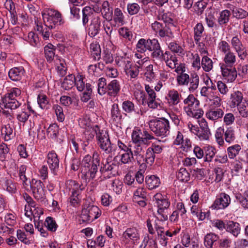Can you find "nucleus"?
Returning a JSON list of instances; mask_svg holds the SVG:
<instances>
[{"mask_svg": "<svg viewBox=\"0 0 248 248\" xmlns=\"http://www.w3.org/2000/svg\"><path fill=\"white\" fill-rule=\"evenodd\" d=\"M181 94L175 89L168 91L165 99L169 107H174L178 104L181 101Z\"/></svg>", "mask_w": 248, "mask_h": 248, "instance_id": "obj_17", "label": "nucleus"}, {"mask_svg": "<svg viewBox=\"0 0 248 248\" xmlns=\"http://www.w3.org/2000/svg\"><path fill=\"white\" fill-rule=\"evenodd\" d=\"M231 201L230 196L225 193L222 192L216 196L211 207L214 209L223 210L230 204Z\"/></svg>", "mask_w": 248, "mask_h": 248, "instance_id": "obj_13", "label": "nucleus"}, {"mask_svg": "<svg viewBox=\"0 0 248 248\" xmlns=\"http://www.w3.org/2000/svg\"><path fill=\"white\" fill-rule=\"evenodd\" d=\"M241 147L239 144H235L230 146L227 148V153L230 159H233L238 155Z\"/></svg>", "mask_w": 248, "mask_h": 248, "instance_id": "obj_50", "label": "nucleus"}, {"mask_svg": "<svg viewBox=\"0 0 248 248\" xmlns=\"http://www.w3.org/2000/svg\"><path fill=\"white\" fill-rule=\"evenodd\" d=\"M136 49L138 52L141 53H144L146 51L149 50L147 40L144 38L140 39L136 45Z\"/></svg>", "mask_w": 248, "mask_h": 248, "instance_id": "obj_49", "label": "nucleus"}, {"mask_svg": "<svg viewBox=\"0 0 248 248\" xmlns=\"http://www.w3.org/2000/svg\"><path fill=\"white\" fill-rule=\"evenodd\" d=\"M65 186L66 189L71 191V193L82 190V188H81V185L75 181L72 180H69L66 182Z\"/></svg>", "mask_w": 248, "mask_h": 248, "instance_id": "obj_46", "label": "nucleus"}, {"mask_svg": "<svg viewBox=\"0 0 248 248\" xmlns=\"http://www.w3.org/2000/svg\"><path fill=\"white\" fill-rule=\"evenodd\" d=\"M23 197L28 204V205H25V211H26L25 213L26 215L29 217L31 215L35 214L38 212L37 209L38 208L36 206L35 202L27 193L23 194Z\"/></svg>", "mask_w": 248, "mask_h": 248, "instance_id": "obj_18", "label": "nucleus"}, {"mask_svg": "<svg viewBox=\"0 0 248 248\" xmlns=\"http://www.w3.org/2000/svg\"><path fill=\"white\" fill-rule=\"evenodd\" d=\"M236 59L235 54L231 51L224 55L222 62L219 64L223 77L229 82L234 81L237 77L234 67Z\"/></svg>", "mask_w": 248, "mask_h": 248, "instance_id": "obj_2", "label": "nucleus"}, {"mask_svg": "<svg viewBox=\"0 0 248 248\" xmlns=\"http://www.w3.org/2000/svg\"><path fill=\"white\" fill-rule=\"evenodd\" d=\"M139 231L136 227L127 228L121 237L122 244L127 248H133L140 241Z\"/></svg>", "mask_w": 248, "mask_h": 248, "instance_id": "obj_6", "label": "nucleus"}, {"mask_svg": "<svg viewBox=\"0 0 248 248\" xmlns=\"http://www.w3.org/2000/svg\"><path fill=\"white\" fill-rule=\"evenodd\" d=\"M113 20L116 24L120 26L125 24L124 16L122 10L119 8L114 10Z\"/></svg>", "mask_w": 248, "mask_h": 248, "instance_id": "obj_40", "label": "nucleus"}, {"mask_svg": "<svg viewBox=\"0 0 248 248\" xmlns=\"http://www.w3.org/2000/svg\"><path fill=\"white\" fill-rule=\"evenodd\" d=\"M243 98V94L240 91H235L232 93L230 100L231 108H234L241 104Z\"/></svg>", "mask_w": 248, "mask_h": 248, "instance_id": "obj_26", "label": "nucleus"}, {"mask_svg": "<svg viewBox=\"0 0 248 248\" xmlns=\"http://www.w3.org/2000/svg\"><path fill=\"white\" fill-rule=\"evenodd\" d=\"M204 31L203 27L201 23H198L194 28V41L195 43H198L201 40L202 33Z\"/></svg>", "mask_w": 248, "mask_h": 248, "instance_id": "obj_53", "label": "nucleus"}, {"mask_svg": "<svg viewBox=\"0 0 248 248\" xmlns=\"http://www.w3.org/2000/svg\"><path fill=\"white\" fill-rule=\"evenodd\" d=\"M153 140H155V141L152 142L151 146L149 147L150 149H152L155 154L161 153L164 147L163 142L160 140H157L155 138Z\"/></svg>", "mask_w": 248, "mask_h": 248, "instance_id": "obj_51", "label": "nucleus"}, {"mask_svg": "<svg viewBox=\"0 0 248 248\" xmlns=\"http://www.w3.org/2000/svg\"><path fill=\"white\" fill-rule=\"evenodd\" d=\"M106 79L104 78H100L98 79L97 81V91L98 93L100 95H103L107 93V87L106 86Z\"/></svg>", "mask_w": 248, "mask_h": 248, "instance_id": "obj_56", "label": "nucleus"}, {"mask_svg": "<svg viewBox=\"0 0 248 248\" xmlns=\"http://www.w3.org/2000/svg\"><path fill=\"white\" fill-rule=\"evenodd\" d=\"M99 154L97 152H94L93 155L92 165L91 168H83L81 170V178L84 179L86 181L89 182L91 180L93 179L98 171V166L100 164Z\"/></svg>", "mask_w": 248, "mask_h": 248, "instance_id": "obj_11", "label": "nucleus"}, {"mask_svg": "<svg viewBox=\"0 0 248 248\" xmlns=\"http://www.w3.org/2000/svg\"><path fill=\"white\" fill-rule=\"evenodd\" d=\"M134 96L136 99L143 105H145L147 103L146 95L143 91L137 90L134 93Z\"/></svg>", "mask_w": 248, "mask_h": 248, "instance_id": "obj_59", "label": "nucleus"}, {"mask_svg": "<svg viewBox=\"0 0 248 248\" xmlns=\"http://www.w3.org/2000/svg\"><path fill=\"white\" fill-rule=\"evenodd\" d=\"M25 71L22 66L14 67L8 72L9 78L13 81H19L24 76Z\"/></svg>", "mask_w": 248, "mask_h": 248, "instance_id": "obj_21", "label": "nucleus"}, {"mask_svg": "<svg viewBox=\"0 0 248 248\" xmlns=\"http://www.w3.org/2000/svg\"><path fill=\"white\" fill-rule=\"evenodd\" d=\"M224 140L229 144L233 143L236 140L234 128L232 127H227L225 131Z\"/></svg>", "mask_w": 248, "mask_h": 248, "instance_id": "obj_35", "label": "nucleus"}, {"mask_svg": "<svg viewBox=\"0 0 248 248\" xmlns=\"http://www.w3.org/2000/svg\"><path fill=\"white\" fill-rule=\"evenodd\" d=\"M38 104L41 108L44 109L47 108L49 103L48 99L46 95L43 93H40L37 97Z\"/></svg>", "mask_w": 248, "mask_h": 248, "instance_id": "obj_63", "label": "nucleus"}, {"mask_svg": "<svg viewBox=\"0 0 248 248\" xmlns=\"http://www.w3.org/2000/svg\"><path fill=\"white\" fill-rule=\"evenodd\" d=\"M92 55L95 59L100 58L101 49L99 45L97 43H93L90 45Z\"/></svg>", "mask_w": 248, "mask_h": 248, "instance_id": "obj_57", "label": "nucleus"}, {"mask_svg": "<svg viewBox=\"0 0 248 248\" xmlns=\"http://www.w3.org/2000/svg\"><path fill=\"white\" fill-rule=\"evenodd\" d=\"M201 66L205 72H209L213 69V61L207 55L202 56L201 61Z\"/></svg>", "mask_w": 248, "mask_h": 248, "instance_id": "obj_37", "label": "nucleus"}, {"mask_svg": "<svg viewBox=\"0 0 248 248\" xmlns=\"http://www.w3.org/2000/svg\"><path fill=\"white\" fill-rule=\"evenodd\" d=\"M189 79L188 89L190 92H193L199 86L200 82L199 77L196 73H192Z\"/></svg>", "mask_w": 248, "mask_h": 248, "instance_id": "obj_30", "label": "nucleus"}, {"mask_svg": "<svg viewBox=\"0 0 248 248\" xmlns=\"http://www.w3.org/2000/svg\"><path fill=\"white\" fill-rule=\"evenodd\" d=\"M101 214L99 208L93 204L83 205L80 214V218L83 222H91L98 218Z\"/></svg>", "mask_w": 248, "mask_h": 248, "instance_id": "obj_10", "label": "nucleus"}, {"mask_svg": "<svg viewBox=\"0 0 248 248\" xmlns=\"http://www.w3.org/2000/svg\"><path fill=\"white\" fill-rule=\"evenodd\" d=\"M20 107V108L16 111L15 116L18 123L25 124L31 115V111L33 112V111L31 109V107L27 106L25 103Z\"/></svg>", "mask_w": 248, "mask_h": 248, "instance_id": "obj_16", "label": "nucleus"}, {"mask_svg": "<svg viewBox=\"0 0 248 248\" xmlns=\"http://www.w3.org/2000/svg\"><path fill=\"white\" fill-rule=\"evenodd\" d=\"M46 161L51 171L55 173L58 170L59 166V159L56 153L54 151L49 152L46 157Z\"/></svg>", "mask_w": 248, "mask_h": 248, "instance_id": "obj_20", "label": "nucleus"}, {"mask_svg": "<svg viewBox=\"0 0 248 248\" xmlns=\"http://www.w3.org/2000/svg\"><path fill=\"white\" fill-rule=\"evenodd\" d=\"M132 141L134 144L133 152L134 155L141 158L143 156L144 145H148L151 140L155 139V137L145 130H141L139 128H135L131 135Z\"/></svg>", "mask_w": 248, "mask_h": 248, "instance_id": "obj_1", "label": "nucleus"}, {"mask_svg": "<svg viewBox=\"0 0 248 248\" xmlns=\"http://www.w3.org/2000/svg\"><path fill=\"white\" fill-rule=\"evenodd\" d=\"M75 82V76L69 74L63 79L62 83V87L65 90H69L74 86Z\"/></svg>", "mask_w": 248, "mask_h": 248, "instance_id": "obj_31", "label": "nucleus"}, {"mask_svg": "<svg viewBox=\"0 0 248 248\" xmlns=\"http://www.w3.org/2000/svg\"><path fill=\"white\" fill-rule=\"evenodd\" d=\"M148 194L146 189L144 187H138L133 193V198L134 200L140 199H147Z\"/></svg>", "mask_w": 248, "mask_h": 248, "instance_id": "obj_44", "label": "nucleus"}, {"mask_svg": "<svg viewBox=\"0 0 248 248\" xmlns=\"http://www.w3.org/2000/svg\"><path fill=\"white\" fill-rule=\"evenodd\" d=\"M107 93L109 96L115 97L120 92L121 85L119 81L113 79L107 86Z\"/></svg>", "mask_w": 248, "mask_h": 248, "instance_id": "obj_22", "label": "nucleus"}, {"mask_svg": "<svg viewBox=\"0 0 248 248\" xmlns=\"http://www.w3.org/2000/svg\"><path fill=\"white\" fill-rule=\"evenodd\" d=\"M152 31L156 34L161 38L168 37L171 38L173 37L172 31L169 28L164 26L163 24L158 21H155L151 24Z\"/></svg>", "mask_w": 248, "mask_h": 248, "instance_id": "obj_12", "label": "nucleus"}, {"mask_svg": "<svg viewBox=\"0 0 248 248\" xmlns=\"http://www.w3.org/2000/svg\"><path fill=\"white\" fill-rule=\"evenodd\" d=\"M163 61L165 62L166 66L171 69H174L175 67V65L177 64L178 62L177 57L168 51L164 53Z\"/></svg>", "mask_w": 248, "mask_h": 248, "instance_id": "obj_24", "label": "nucleus"}, {"mask_svg": "<svg viewBox=\"0 0 248 248\" xmlns=\"http://www.w3.org/2000/svg\"><path fill=\"white\" fill-rule=\"evenodd\" d=\"M154 198L156 205L157 219L161 221H165L168 218L167 210L170 206V202L166 196L160 193H156Z\"/></svg>", "mask_w": 248, "mask_h": 248, "instance_id": "obj_5", "label": "nucleus"}, {"mask_svg": "<svg viewBox=\"0 0 248 248\" xmlns=\"http://www.w3.org/2000/svg\"><path fill=\"white\" fill-rule=\"evenodd\" d=\"M45 225L47 228L48 230L55 232L58 228V225L55 219L50 217L46 218L45 221Z\"/></svg>", "mask_w": 248, "mask_h": 248, "instance_id": "obj_52", "label": "nucleus"}, {"mask_svg": "<svg viewBox=\"0 0 248 248\" xmlns=\"http://www.w3.org/2000/svg\"><path fill=\"white\" fill-rule=\"evenodd\" d=\"M149 124L151 130L156 136L166 137L170 133V122L164 118L150 121Z\"/></svg>", "mask_w": 248, "mask_h": 248, "instance_id": "obj_7", "label": "nucleus"}, {"mask_svg": "<svg viewBox=\"0 0 248 248\" xmlns=\"http://www.w3.org/2000/svg\"><path fill=\"white\" fill-rule=\"evenodd\" d=\"M81 191H78L71 193L69 200L70 203L73 206H76L80 203L81 202V198L80 197Z\"/></svg>", "mask_w": 248, "mask_h": 248, "instance_id": "obj_54", "label": "nucleus"}, {"mask_svg": "<svg viewBox=\"0 0 248 248\" xmlns=\"http://www.w3.org/2000/svg\"><path fill=\"white\" fill-rule=\"evenodd\" d=\"M16 236L19 241L26 245H29L31 243V237L28 236L25 232L19 229L17 230Z\"/></svg>", "mask_w": 248, "mask_h": 248, "instance_id": "obj_47", "label": "nucleus"}, {"mask_svg": "<svg viewBox=\"0 0 248 248\" xmlns=\"http://www.w3.org/2000/svg\"><path fill=\"white\" fill-rule=\"evenodd\" d=\"M219 236L214 233H207L204 238V245L207 248H212L214 242L217 241Z\"/></svg>", "mask_w": 248, "mask_h": 248, "instance_id": "obj_32", "label": "nucleus"}, {"mask_svg": "<svg viewBox=\"0 0 248 248\" xmlns=\"http://www.w3.org/2000/svg\"><path fill=\"white\" fill-rule=\"evenodd\" d=\"M123 115L117 104H113L109 113V122L118 126L121 124Z\"/></svg>", "mask_w": 248, "mask_h": 248, "instance_id": "obj_15", "label": "nucleus"}, {"mask_svg": "<svg viewBox=\"0 0 248 248\" xmlns=\"http://www.w3.org/2000/svg\"><path fill=\"white\" fill-rule=\"evenodd\" d=\"M92 94V86L90 83H86V90L81 96V101L83 102H87L91 98Z\"/></svg>", "mask_w": 248, "mask_h": 248, "instance_id": "obj_55", "label": "nucleus"}, {"mask_svg": "<svg viewBox=\"0 0 248 248\" xmlns=\"http://www.w3.org/2000/svg\"><path fill=\"white\" fill-rule=\"evenodd\" d=\"M101 20L100 17L95 16L91 20L88 29V33L91 37L97 35L101 29Z\"/></svg>", "mask_w": 248, "mask_h": 248, "instance_id": "obj_19", "label": "nucleus"}, {"mask_svg": "<svg viewBox=\"0 0 248 248\" xmlns=\"http://www.w3.org/2000/svg\"><path fill=\"white\" fill-rule=\"evenodd\" d=\"M56 65L57 70L60 76L63 77L66 73L67 67L65 61L62 59H60L58 57H56L54 60Z\"/></svg>", "mask_w": 248, "mask_h": 248, "instance_id": "obj_29", "label": "nucleus"}, {"mask_svg": "<svg viewBox=\"0 0 248 248\" xmlns=\"http://www.w3.org/2000/svg\"><path fill=\"white\" fill-rule=\"evenodd\" d=\"M145 183L149 189L152 190L159 186L160 180L159 178L155 175H149L145 178Z\"/></svg>", "mask_w": 248, "mask_h": 248, "instance_id": "obj_27", "label": "nucleus"}, {"mask_svg": "<svg viewBox=\"0 0 248 248\" xmlns=\"http://www.w3.org/2000/svg\"><path fill=\"white\" fill-rule=\"evenodd\" d=\"M170 50L179 55L182 56L185 54L184 46H181L175 42H170L168 46Z\"/></svg>", "mask_w": 248, "mask_h": 248, "instance_id": "obj_43", "label": "nucleus"}, {"mask_svg": "<svg viewBox=\"0 0 248 248\" xmlns=\"http://www.w3.org/2000/svg\"><path fill=\"white\" fill-rule=\"evenodd\" d=\"M92 130L96 134L98 144L100 148L106 154L110 153L112 152V148L107 131L101 130L97 125L93 127Z\"/></svg>", "mask_w": 248, "mask_h": 248, "instance_id": "obj_8", "label": "nucleus"}, {"mask_svg": "<svg viewBox=\"0 0 248 248\" xmlns=\"http://www.w3.org/2000/svg\"><path fill=\"white\" fill-rule=\"evenodd\" d=\"M189 76L186 73L177 75L176 80L177 84L180 86H187L189 83Z\"/></svg>", "mask_w": 248, "mask_h": 248, "instance_id": "obj_58", "label": "nucleus"}, {"mask_svg": "<svg viewBox=\"0 0 248 248\" xmlns=\"http://www.w3.org/2000/svg\"><path fill=\"white\" fill-rule=\"evenodd\" d=\"M54 51V46L51 44H48L45 46V55L47 62H50L54 59L55 56Z\"/></svg>", "mask_w": 248, "mask_h": 248, "instance_id": "obj_36", "label": "nucleus"}, {"mask_svg": "<svg viewBox=\"0 0 248 248\" xmlns=\"http://www.w3.org/2000/svg\"><path fill=\"white\" fill-rule=\"evenodd\" d=\"M133 149L132 151L120 154V161L123 164H129L132 162L134 159Z\"/></svg>", "mask_w": 248, "mask_h": 248, "instance_id": "obj_42", "label": "nucleus"}, {"mask_svg": "<svg viewBox=\"0 0 248 248\" xmlns=\"http://www.w3.org/2000/svg\"><path fill=\"white\" fill-rule=\"evenodd\" d=\"M237 107L239 113L242 117L248 116V102L244 101Z\"/></svg>", "mask_w": 248, "mask_h": 248, "instance_id": "obj_64", "label": "nucleus"}, {"mask_svg": "<svg viewBox=\"0 0 248 248\" xmlns=\"http://www.w3.org/2000/svg\"><path fill=\"white\" fill-rule=\"evenodd\" d=\"M231 15V12L227 9L221 11L217 17V22L220 26L226 25L229 22Z\"/></svg>", "mask_w": 248, "mask_h": 248, "instance_id": "obj_28", "label": "nucleus"}, {"mask_svg": "<svg viewBox=\"0 0 248 248\" xmlns=\"http://www.w3.org/2000/svg\"><path fill=\"white\" fill-rule=\"evenodd\" d=\"M21 93V91L20 89L16 87L11 88L2 99L4 107L11 109H15L19 108L21 106V103L16 98L19 96Z\"/></svg>", "mask_w": 248, "mask_h": 248, "instance_id": "obj_9", "label": "nucleus"}, {"mask_svg": "<svg viewBox=\"0 0 248 248\" xmlns=\"http://www.w3.org/2000/svg\"><path fill=\"white\" fill-rule=\"evenodd\" d=\"M100 11L104 18L107 20H109L111 18L112 10L109 6L108 2L107 0L103 1L102 4V8Z\"/></svg>", "mask_w": 248, "mask_h": 248, "instance_id": "obj_33", "label": "nucleus"}, {"mask_svg": "<svg viewBox=\"0 0 248 248\" xmlns=\"http://www.w3.org/2000/svg\"><path fill=\"white\" fill-rule=\"evenodd\" d=\"M45 25L49 29H55L64 22L61 13L52 9H46L42 13Z\"/></svg>", "mask_w": 248, "mask_h": 248, "instance_id": "obj_4", "label": "nucleus"}, {"mask_svg": "<svg viewBox=\"0 0 248 248\" xmlns=\"http://www.w3.org/2000/svg\"><path fill=\"white\" fill-rule=\"evenodd\" d=\"M149 108L152 109H158L162 107L161 101L156 98L147 99V103Z\"/></svg>", "mask_w": 248, "mask_h": 248, "instance_id": "obj_60", "label": "nucleus"}, {"mask_svg": "<svg viewBox=\"0 0 248 248\" xmlns=\"http://www.w3.org/2000/svg\"><path fill=\"white\" fill-rule=\"evenodd\" d=\"M123 186V182L119 179H115L111 183L112 189L117 194L122 192Z\"/></svg>", "mask_w": 248, "mask_h": 248, "instance_id": "obj_62", "label": "nucleus"}, {"mask_svg": "<svg viewBox=\"0 0 248 248\" xmlns=\"http://www.w3.org/2000/svg\"><path fill=\"white\" fill-rule=\"evenodd\" d=\"M183 109L186 115L195 119L201 118L203 111L200 108V101L193 94H189L184 99Z\"/></svg>", "mask_w": 248, "mask_h": 248, "instance_id": "obj_3", "label": "nucleus"}, {"mask_svg": "<svg viewBox=\"0 0 248 248\" xmlns=\"http://www.w3.org/2000/svg\"><path fill=\"white\" fill-rule=\"evenodd\" d=\"M205 162H211L216 154V149L211 146L207 145L204 147Z\"/></svg>", "mask_w": 248, "mask_h": 248, "instance_id": "obj_34", "label": "nucleus"}, {"mask_svg": "<svg viewBox=\"0 0 248 248\" xmlns=\"http://www.w3.org/2000/svg\"><path fill=\"white\" fill-rule=\"evenodd\" d=\"M85 77L83 76L78 74L75 76V82L74 85L77 87L79 92H82L86 90V84L85 83Z\"/></svg>", "mask_w": 248, "mask_h": 248, "instance_id": "obj_45", "label": "nucleus"}, {"mask_svg": "<svg viewBox=\"0 0 248 248\" xmlns=\"http://www.w3.org/2000/svg\"><path fill=\"white\" fill-rule=\"evenodd\" d=\"M217 48L220 52L224 55L231 52L230 45L225 41L222 40L219 42Z\"/></svg>", "mask_w": 248, "mask_h": 248, "instance_id": "obj_61", "label": "nucleus"}, {"mask_svg": "<svg viewBox=\"0 0 248 248\" xmlns=\"http://www.w3.org/2000/svg\"><path fill=\"white\" fill-rule=\"evenodd\" d=\"M225 135V131L223 126L218 127L215 134L216 141L220 146H223L224 143V138L223 136Z\"/></svg>", "mask_w": 248, "mask_h": 248, "instance_id": "obj_39", "label": "nucleus"}, {"mask_svg": "<svg viewBox=\"0 0 248 248\" xmlns=\"http://www.w3.org/2000/svg\"><path fill=\"white\" fill-rule=\"evenodd\" d=\"M82 24L86 26L89 21V17L93 14V10L90 6H86L82 9Z\"/></svg>", "mask_w": 248, "mask_h": 248, "instance_id": "obj_48", "label": "nucleus"}, {"mask_svg": "<svg viewBox=\"0 0 248 248\" xmlns=\"http://www.w3.org/2000/svg\"><path fill=\"white\" fill-rule=\"evenodd\" d=\"M1 134L4 135V139L5 141H8L14 137L13 128L9 124L5 125L2 127Z\"/></svg>", "mask_w": 248, "mask_h": 248, "instance_id": "obj_38", "label": "nucleus"}, {"mask_svg": "<svg viewBox=\"0 0 248 248\" xmlns=\"http://www.w3.org/2000/svg\"><path fill=\"white\" fill-rule=\"evenodd\" d=\"M232 13L233 17L237 19H244L248 16V12L241 8H233L232 10Z\"/></svg>", "mask_w": 248, "mask_h": 248, "instance_id": "obj_41", "label": "nucleus"}, {"mask_svg": "<svg viewBox=\"0 0 248 248\" xmlns=\"http://www.w3.org/2000/svg\"><path fill=\"white\" fill-rule=\"evenodd\" d=\"M224 113L220 108H212L208 109L205 113L206 118L210 120L216 121L222 118Z\"/></svg>", "mask_w": 248, "mask_h": 248, "instance_id": "obj_23", "label": "nucleus"}, {"mask_svg": "<svg viewBox=\"0 0 248 248\" xmlns=\"http://www.w3.org/2000/svg\"><path fill=\"white\" fill-rule=\"evenodd\" d=\"M226 231L232 234L234 236L237 237L240 233L241 227L239 223L233 221H226Z\"/></svg>", "mask_w": 248, "mask_h": 248, "instance_id": "obj_25", "label": "nucleus"}, {"mask_svg": "<svg viewBox=\"0 0 248 248\" xmlns=\"http://www.w3.org/2000/svg\"><path fill=\"white\" fill-rule=\"evenodd\" d=\"M44 184L40 180L32 179L31 184V189L35 199L42 200L45 197Z\"/></svg>", "mask_w": 248, "mask_h": 248, "instance_id": "obj_14", "label": "nucleus"}]
</instances>
